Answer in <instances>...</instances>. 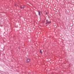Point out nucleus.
Here are the masks:
<instances>
[{
	"mask_svg": "<svg viewBox=\"0 0 74 74\" xmlns=\"http://www.w3.org/2000/svg\"><path fill=\"white\" fill-rule=\"evenodd\" d=\"M24 7H25L23 5H22L20 6V8L21 9H22V8H24Z\"/></svg>",
	"mask_w": 74,
	"mask_h": 74,
	"instance_id": "f257e3e1",
	"label": "nucleus"
},
{
	"mask_svg": "<svg viewBox=\"0 0 74 74\" xmlns=\"http://www.w3.org/2000/svg\"><path fill=\"white\" fill-rule=\"evenodd\" d=\"M29 62H30V59H28L27 60V62L29 63Z\"/></svg>",
	"mask_w": 74,
	"mask_h": 74,
	"instance_id": "f03ea898",
	"label": "nucleus"
},
{
	"mask_svg": "<svg viewBox=\"0 0 74 74\" xmlns=\"http://www.w3.org/2000/svg\"><path fill=\"white\" fill-rule=\"evenodd\" d=\"M46 21L47 22L46 23V24H47V23H51V21L48 22V21L47 20H46Z\"/></svg>",
	"mask_w": 74,
	"mask_h": 74,
	"instance_id": "7ed1b4c3",
	"label": "nucleus"
},
{
	"mask_svg": "<svg viewBox=\"0 0 74 74\" xmlns=\"http://www.w3.org/2000/svg\"><path fill=\"white\" fill-rule=\"evenodd\" d=\"M38 12L39 13V15H40H40H41V14H40V12L39 11H38Z\"/></svg>",
	"mask_w": 74,
	"mask_h": 74,
	"instance_id": "20e7f679",
	"label": "nucleus"
},
{
	"mask_svg": "<svg viewBox=\"0 0 74 74\" xmlns=\"http://www.w3.org/2000/svg\"><path fill=\"white\" fill-rule=\"evenodd\" d=\"M40 52L41 53H42V51H41V50H40Z\"/></svg>",
	"mask_w": 74,
	"mask_h": 74,
	"instance_id": "39448f33",
	"label": "nucleus"
},
{
	"mask_svg": "<svg viewBox=\"0 0 74 74\" xmlns=\"http://www.w3.org/2000/svg\"><path fill=\"white\" fill-rule=\"evenodd\" d=\"M47 13L46 12V14H47Z\"/></svg>",
	"mask_w": 74,
	"mask_h": 74,
	"instance_id": "423d86ee",
	"label": "nucleus"
}]
</instances>
